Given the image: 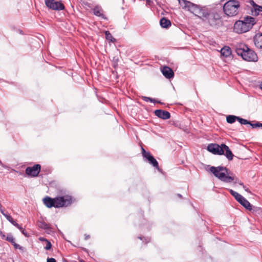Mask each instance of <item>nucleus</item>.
<instances>
[{"label": "nucleus", "instance_id": "1", "mask_svg": "<svg viewBox=\"0 0 262 262\" xmlns=\"http://www.w3.org/2000/svg\"><path fill=\"white\" fill-rule=\"evenodd\" d=\"M183 8L188 10L210 26L218 28L222 25V17L216 11L206 7L194 4L186 0H179Z\"/></svg>", "mask_w": 262, "mask_h": 262}, {"label": "nucleus", "instance_id": "2", "mask_svg": "<svg viewBox=\"0 0 262 262\" xmlns=\"http://www.w3.org/2000/svg\"><path fill=\"white\" fill-rule=\"evenodd\" d=\"M210 171L222 182L230 183L234 181V183H236L237 178L232 173L228 172V169L225 167L211 166Z\"/></svg>", "mask_w": 262, "mask_h": 262}, {"label": "nucleus", "instance_id": "3", "mask_svg": "<svg viewBox=\"0 0 262 262\" xmlns=\"http://www.w3.org/2000/svg\"><path fill=\"white\" fill-rule=\"evenodd\" d=\"M72 202V197L68 195L56 197L54 199L46 196L43 199V203L48 208L67 207L71 205Z\"/></svg>", "mask_w": 262, "mask_h": 262}, {"label": "nucleus", "instance_id": "4", "mask_svg": "<svg viewBox=\"0 0 262 262\" xmlns=\"http://www.w3.org/2000/svg\"><path fill=\"white\" fill-rule=\"evenodd\" d=\"M256 24L255 19L250 16H246L243 20L236 21L234 25V31L237 33H243L249 31Z\"/></svg>", "mask_w": 262, "mask_h": 262}, {"label": "nucleus", "instance_id": "5", "mask_svg": "<svg viewBox=\"0 0 262 262\" xmlns=\"http://www.w3.org/2000/svg\"><path fill=\"white\" fill-rule=\"evenodd\" d=\"M237 54L248 61L256 62L258 60L256 54L244 43L238 45L235 50Z\"/></svg>", "mask_w": 262, "mask_h": 262}, {"label": "nucleus", "instance_id": "6", "mask_svg": "<svg viewBox=\"0 0 262 262\" xmlns=\"http://www.w3.org/2000/svg\"><path fill=\"white\" fill-rule=\"evenodd\" d=\"M240 6L239 2L236 0H229L223 6L224 12L228 16H234L238 13Z\"/></svg>", "mask_w": 262, "mask_h": 262}, {"label": "nucleus", "instance_id": "7", "mask_svg": "<svg viewBox=\"0 0 262 262\" xmlns=\"http://www.w3.org/2000/svg\"><path fill=\"white\" fill-rule=\"evenodd\" d=\"M229 191L231 194L235 198L236 200L245 208L250 211L252 210V205L244 196L232 189H230Z\"/></svg>", "mask_w": 262, "mask_h": 262}, {"label": "nucleus", "instance_id": "8", "mask_svg": "<svg viewBox=\"0 0 262 262\" xmlns=\"http://www.w3.org/2000/svg\"><path fill=\"white\" fill-rule=\"evenodd\" d=\"M45 3L49 8L54 10H62L65 8L62 3L55 0H45Z\"/></svg>", "mask_w": 262, "mask_h": 262}, {"label": "nucleus", "instance_id": "9", "mask_svg": "<svg viewBox=\"0 0 262 262\" xmlns=\"http://www.w3.org/2000/svg\"><path fill=\"white\" fill-rule=\"evenodd\" d=\"M41 166L39 164H36L32 167H27L26 168L25 172L27 175L31 177H37L40 171Z\"/></svg>", "mask_w": 262, "mask_h": 262}, {"label": "nucleus", "instance_id": "10", "mask_svg": "<svg viewBox=\"0 0 262 262\" xmlns=\"http://www.w3.org/2000/svg\"><path fill=\"white\" fill-rule=\"evenodd\" d=\"M222 144L219 145L217 144H209L207 146V150L215 155H224V151L223 150V145Z\"/></svg>", "mask_w": 262, "mask_h": 262}, {"label": "nucleus", "instance_id": "11", "mask_svg": "<svg viewBox=\"0 0 262 262\" xmlns=\"http://www.w3.org/2000/svg\"><path fill=\"white\" fill-rule=\"evenodd\" d=\"M155 114L158 118L164 120L168 119L170 117V114L168 111L162 110H156Z\"/></svg>", "mask_w": 262, "mask_h": 262}, {"label": "nucleus", "instance_id": "12", "mask_svg": "<svg viewBox=\"0 0 262 262\" xmlns=\"http://www.w3.org/2000/svg\"><path fill=\"white\" fill-rule=\"evenodd\" d=\"M163 75L167 79H170L174 76V73L172 70L168 67L164 66L161 69Z\"/></svg>", "mask_w": 262, "mask_h": 262}, {"label": "nucleus", "instance_id": "13", "mask_svg": "<svg viewBox=\"0 0 262 262\" xmlns=\"http://www.w3.org/2000/svg\"><path fill=\"white\" fill-rule=\"evenodd\" d=\"M251 4L252 5V9H251V14L252 15L257 16L260 12H262V6L257 5L253 1H251Z\"/></svg>", "mask_w": 262, "mask_h": 262}, {"label": "nucleus", "instance_id": "14", "mask_svg": "<svg viewBox=\"0 0 262 262\" xmlns=\"http://www.w3.org/2000/svg\"><path fill=\"white\" fill-rule=\"evenodd\" d=\"M255 46L259 49H262V33H258L255 34L253 38Z\"/></svg>", "mask_w": 262, "mask_h": 262}, {"label": "nucleus", "instance_id": "15", "mask_svg": "<svg viewBox=\"0 0 262 262\" xmlns=\"http://www.w3.org/2000/svg\"><path fill=\"white\" fill-rule=\"evenodd\" d=\"M146 155L147 157L145 158L148 160L149 163L151 164L153 167L160 171L161 169L159 168L158 163L156 159H155L154 157L150 155V154H146Z\"/></svg>", "mask_w": 262, "mask_h": 262}, {"label": "nucleus", "instance_id": "16", "mask_svg": "<svg viewBox=\"0 0 262 262\" xmlns=\"http://www.w3.org/2000/svg\"><path fill=\"white\" fill-rule=\"evenodd\" d=\"M93 13L95 15L100 17L103 19H106L105 15L103 14V11L102 9L98 6L95 7V8L93 9Z\"/></svg>", "mask_w": 262, "mask_h": 262}, {"label": "nucleus", "instance_id": "17", "mask_svg": "<svg viewBox=\"0 0 262 262\" xmlns=\"http://www.w3.org/2000/svg\"><path fill=\"white\" fill-rule=\"evenodd\" d=\"M223 150L224 151V154L225 155L226 158L229 160H232L233 159V155L228 146L225 144L223 145Z\"/></svg>", "mask_w": 262, "mask_h": 262}, {"label": "nucleus", "instance_id": "18", "mask_svg": "<svg viewBox=\"0 0 262 262\" xmlns=\"http://www.w3.org/2000/svg\"><path fill=\"white\" fill-rule=\"evenodd\" d=\"M160 25L163 28H168L171 25V21L165 17H162L160 20Z\"/></svg>", "mask_w": 262, "mask_h": 262}, {"label": "nucleus", "instance_id": "19", "mask_svg": "<svg viewBox=\"0 0 262 262\" xmlns=\"http://www.w3.org/2000/svg\"><path fill=\"white\" fill-rule=\"evenodd\" d=\"M221 54L223 56L228 57L231 54V49L229 47L225 46L221 50Z\"/></svg>", "mask_w": 262, "mask_h": 262}, {"label": "nucleus", "instance_id": "20", "mask_svg": "<svg viewBox=\"0 0 262 262\" xmlns=\"http://www.w3.org/2000/svg\"><path fill=\"white\" fill-rule=\"evenodd\" d=\"M38 227L42 229L47 230H50L51 229L50 225L43 221H41L38 223Z\"/></svg>", "mask_w": 262, "mask_h": 262}, {"label": "nucleus", "instance_id": "21", "mask_svg": "<svg viewBox=\"0 0 262 262\" xmlns=\"http://www.w3.org/2000/svg\"><path fill=\"white\" fill-rule=\"evenodd\" d=\"M238 117L234 115H228L226 117V121L228 123H233L236 120H237Z\"/></svg>", "mask_w": 262, "mask_h": 262}, {"label": "nucleus", "instance_id": "22", "mask_svg": "<svg viewBox=\"0 0 262 262\" xmlns=\"http://www.w3.org/2000/svg\"><path fill=\"white\" fill-rule=\"evenodd\" d=\"M6 218L9 222H10L13 226H14L16 228L19 227V225L18 224L16 223V222L13 220V219L11 217V215H8Z\"/></svg>", "mask_w": 262, "mask_h": 262}, {"label": "nucleus", "instance_id": "23", "mask_svg": "<svg viewBox=\"0 0 262 262\" xmlns=\"http://www.w3.org/2000/svg\"><path fill=\"white\" fill-rule=\"evenodd\" d=\"M6 240L11 243L12 245H13L15 242V238H14L12 234L11 233H9L7 234Z\"/></svg>", "mask_w": 262, "mask_h": 262}, {"label": "nucleus", "instance_id": "24", "mask_svg": "<svg viewBox=\"0 0 262 262\" xmlns=\"http://www.w3.org/2000/svg\"><path fill=\"white\" fill-rule=\"evenodd\" d=\"M105 38L107 40L111 41H113V40H115L113 38L111 33L108 31H105Z\"/></svg>", "mask_w": 262, "mask_h": 262}, {"label": "nucleus", "instance_id": "25", "mask_svg": "<svg viewBox=\"0 0 262 262\" xmlns=\"http://www.w3.org/2000/svg\"><path fill=\"white\" fill-rule=\"evenodd\" d=\"M237 121L241 124H252L250 122L247 120L246 119L240 118L239 117H238Z\"/></svg>", "mask_w": 262, "mask_h": 262}, {"label": "nucleus", "instance_id": "26", "mask_svg": "<svg viewBox=\"0 0 262 262\" xmlns=\"http://www.w3.org/2000/svg\"><path fill=\"white\" fill-rule=\"evenodd\" d=\"M46 243V245L44 247V248L47 250H49L51 248L52 244H51V242L50 241H49L48 240L47 241V242Z\"/></svg>", "mask_w": 262, "mask_h": 262}, {"label": "nucleus", "instance_id": "27", "mask_svg": "<svg viewBox=\"0 0 262 262\" xmlns=\"http://www.w3.org/2000/svg\"><path fill=\"white\" fill-rule=\"evenodd\" d=\"M17 228L20 231V232L22 233V234H23L25 236H26V237L28 236L27 232L25 230V229L22 227H21L19 225V227H17Z\"/></svg>", "mask_w": 262, "mask_h": 262}, {"label": "nucleus", "instance_id": "28", "mask_svg": "<svg viewBox=\"0 0 262 262\" xmlns=\"http://www.w3.org/2000/svg\"><path fill=\"white\" fill-rule=\"evenodd\" d=\"M146 1V6L148 8H151L153 5V2L151 0H145Z\"/></svg>", "mask_w": 262, "mask_h": 262}, {"label": "nucleus", "instance_id": "29", "mask_svg": "<svg viewBox=\"0 0 262 262\" xmlns=\"http://www.w3.org/2000/svg\"><path fill=\"white\" fill-rule=\"evenodd\" d=\"M250 125L253 128L256 127H262V123H259V122H257L256 123H252V124H250Z\"/></svg>", "mask_w": 262, "mask_h": 262}, {"label": "nucleus", "instance_id": "30", "mask_svg": "<svg viewBox=\"0 0 262 262\" xmlns=\"http://www.w3.org/2000/svg\"><path fill=\"white\" fill-rule=\"evenodd\" d=\"M15 249H18L19 250H23V247L20 246L19 245L16 244L15 242L12 245Z\"/></svg>", "mask_w": 262, "mask_h": 262}, {"label": "nucleus", "instance_id": "31", "mask_svg": "<svg viewBox=\"0 0 262 262\" xmlns=\"http://www.w3.org/2000/svg\"><path fill=\"white\" fill-rule=\"evenodd\" d=\"M0 211L1 213L5 217H6L9 214L5 213L4 210L2 208V206L1 204L0 203Z\"/></svg>", "mask_w": 262, "mask_h": 262}, {"label": "nucleus", "instance_id": "32", "mask_svg": "<svg viewBox=\"0 0 262 262\" xmlns=\"http://www.w3.org/2000/svg\"><path fill=\"white\" fill-rule=\"evenodd\" d=\"M142 99L146 101V102H148V101H152L151 100V98H150V97H146V96H142Z\"/></svg>", "mask_w": 262, "mask_h": 262}, {"label": "nucleus", "instance_id": "33", "mask_svg": "<svg viewBox=\"0 0 262 262\" xmlns=\"http://www.w3.org/2000/svg\"><path fill=\"white\" fill-rule=\"evenodd\" d=\"M142 155L144 158H146L147 156L146 155V154H150L149 152H146L145 150L142 147Z\"/></svg>", "mask_w": 262, "mask_h": 262}, {"label": "nucleus", "instance_id": "34", "mask_svg": "<svg viewBox=\"0 0 262 262\" xmlns=\"http://www.w3.org/2000/svg\"><path fill=\"white\" fill-rule=\"evenodd\" d=\"M0 236L3 239H6V237H7V236H6L5 234L4 233H3L2 231L0 232Z\"/></svg>", "mask_w": 262, "mask_h": 262}, {"label": "nucleus", "instance_id": "35", "mask_svg": "<svg viewBox=\"0 0 262 262\" xmlns=\"http://www.w3.org/2000/svg\"><path fill=\"white\" fill-rule=\"evenodd\" d=\"M47 262H56V261L54 258H48L47 259Z\"/></svg>", "mask_w": 262, "mask_h": 262}, {"label": "nucleus", "instance_id": "36", "mask_svg": "<svg viewBox=\"0 0 262 262\" xmlns=\"http://www.w3.org/2000/svg\"><path fill=\"white\" fill-rule=\"evenodd\" d=\"M38 239H39L40 241H41V242H47V241H48V239H46V238H44V237H39V238H38Z\"/></svg>", "mask_w": 262, "mask_h": 262}, {"label": "nucleus", "instance_id": "37", "mask_svg": "<svg viewBox=\"0 0 262 262\" xmlns=\"http://www.w3.org/2000/svg\"><path fill=\"white\" fill-rule=\"evenodd\" d=\"M113 61H114V62L115 63H116V66H117V62H118V58H116V57H114V58H113Z\"/></svg>", "mask_w": 262, "mask_h": 262}, {"label": "nucleus", "instance_id": "38", "mask_svg": "<svg viewBox=\"0 0 262 262\" xmlns=\"http://www.w3.org/2000/svg\"><path fill=\"white\" fill-rule=\"evenodd\" d=\"M151 100L152 101H151V102H153V103H160V102L158 101H156L155 99H152L151 98Z\"/></svg>", "mask_w": 262, "mask_h": 262}, {"label": "nucleus", "instance_id": "39", "mask_svg": "<svg viewBox=\"0 0 262 262\" xmlns=\"http://www.w3.org/2000/svg\"><path fill=\"white\" fill-rule=\"evenodd\" d=\"M145 240L146 241V243H148L150 241V238L148 237L145 238Z\"/></svg>", "mask_w": 262, "mask_h": 262}, {"label": "nucleus", "instance_id": "40", "mask_svg": "<svg viewBox=\"0 0 262 262\" xmlns=\"http://www.w3.org/2000/svg\"><path fill=\"white\" fill-rule=\"evenodd\" d=\"M239 184L241 186H243V188H245V186L244 185V183H242V182H240L239 183Z\"/></svg>", "mask_w": 262, "mask_h": 262}, {"label": "nucleus", "instance_id": "41", "mask_svg": "<svg viewBox=\"0 0 262 262\" xmlns=\"http://www.w3.org/2000/svg\"><path fill=\"white\" fill-rule=\"evenodd\" d=\"M245 189V191H246L247 192H250L249 189L248 188H247L246 186H245V188H244Z\"/></svg>", "mask_w": 262, "mask_h": 262}, {"label": "nucleus", "instance_id": "42", "mask_svg": "<svg viewBox=\"0 0 262 262\" xmlns=\"http://www.w3.org/2000/svg\"><path fill=\"white\" fill-rule=\"evenodd\" d=\"M90 237V235H85V239H88Z\"/></svg>", "mask_w": 262, "mask_h": 262}, {"label": "nucleus", "instance_id": "43", "mask_svg": "<svg viewBox=\"0 0 262 262\" xmlns=\"http://www.w3.org/2000/svg\"><path fill=\"white\" fill-rule=\"evenodd\" d=\"M19 32L20 34H23V32L22 30H19Z\"/></svg>", "mask_w": 262, "mask_h": 262}, {"label": "nucleus", "instance_id": "44", "mask_svg": "<svg viewBox=\"0 0 262 262\" xmlns=\"http://www.w3.org/2000/svg\"><path fill=\"white\" fill-rule=\"evenodd\" d=\"M138 238H139L140 239L142 240V239H143V238L144 237H141V236H139V237H138Z\"/></svg>", "mask_w": 262, "mask_h": 262}, {"label": "nucleus", "instance_id": "45", "mask_svg": "<svg viewBox=\"0 0 262 262\" xmlns=\"http://www.w3.org/2000/svg\"><path fill=\"white\" fill-rule=\"evenodd\" d=\"M260 89L262 90V82H261V83L260 84Z\"/></svg>", "mask_w": 262, "mask_h": 262}, {"label": "nucleus", "instance_id": "46", "mask_svg": "<svg viewBox=\"0 0 262 262\" xmlns=\"http://www.w3.org/2000/svg\"><path fill=\"white\" fill-rule=\"evenodd\" d=\"M178 195L179 197H180V198H181V197H182V195H181L180 194H178Z\"/></svg>", "mask_w": 262, "mask_h": 262}, {"label": "nucleus", "instance_id": "47", "mask_svg": "<svg viewBox=\"0 0 262 262\" xmlns=\"http://www.w3.org/2000/svg\"><path fill=\"white\" fill-rule=\"evenodd\" d=\"M0 163H1V164L2 163L1 161H0Z\"/></svg>", "mask_w": 262, "mask_h": 262}]
</instances>
